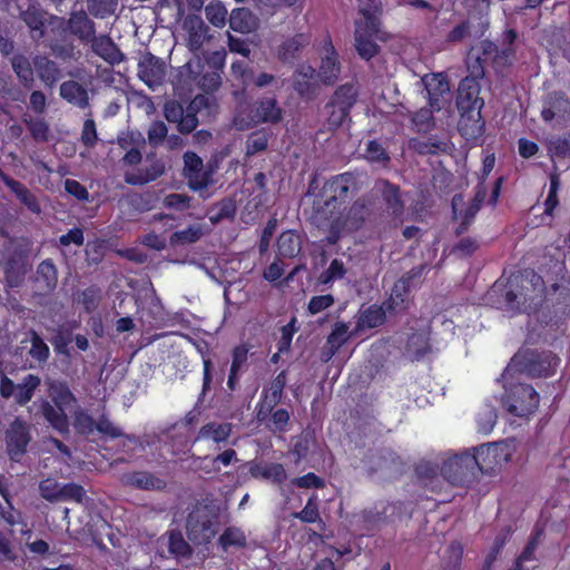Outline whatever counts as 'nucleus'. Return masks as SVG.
<instances>
[{"label":"nucleus","instance_id":"obj_1","mask_svg":"<svg viewBox=\"0 0 570 570\" xmlns=\"http://www.w3.org/2000/svg\"><path fill=\"white\" fill-rule=\"evenodd\" d=\"M220 509L213 502L197 501L186 518V534L196 546L208 544L217 534Z\"/></svg>","mask_w":570,"mask_h":570},{"label":"nucleus","instance_id":"obj_2","mask_svg":"<svg viewBox=\"0 0 570 570\" xmlns=\"http://www.w3.org/2000/svg\"><path fill=\"white\" fill-rule=\"evenodd\" d=\"M499 381L504 389L501 403L510 414L524 417L537 411L540 395L531 384L514 376L509 380L501 376Z\"/></svg>","mask_w":570,"mask_h":570},{"label":"nucleus","instance_id":"obj_3","mask_svg":"<svg viewBox=\"0 0 570 570\" xmlns=\"http://www.w3.org/2000/svg\"><path fill=\"white\" fill-rule=\"evenodd\" d=\"M354 176L351 173H344L326 180L313 200V208L317 214L327 218L337 206L346 200Z\"/></svg>","mask_w":570,"mask_h":570},{"label":"nucleus","instance_id":"obj_4","mask_svg":"<svg viewBox=\"0 0 570 570\" xmlns=\"http://www.w3.org/2000/svg\"><path fill=\"white\" fill-rule=\"evenodd\" d=\"M18 18L26 24L30 38L39 42L47 36V29L62 22L60 18L47 11L38 0H18Z\"/></svg>","mask_w":570,"mask_h":570},{"label":"nucleus","instance_id":"obj_5","mask_svg":"<svg viewBox=\"0 0 570 570\" xmlns=\"http://www.w3.org/2000/svg\"><path fill=\"white\" fill-rule=\"evenodd\" d=\"M357 89L352 83L340 86L324 106L325 126L327 130L334 131L350 121V112L357 100Z\"/></svg>","mask_w":570,"mask_h":570},{"label":"nucleus","instance_id":"obj_6","mask_svg":"<svg viewBox=\"0 0 570 570\" xmlns=\"http://www.w3.org/2000/svg\"><path fill=\"white\" fill-rule=\"evenodd\" d=\"M521 275H512L505 283L497 281L490 291V295L502 297L499 301L500 307L507 311L528 312L531 308V299L528 297L529 286L523 285Z\"/></svg>","mask_w":570,"mask_h":570},{"label":"nucleus","instance_id":"obj_7","mask_svg":"<svg viewBox=\"0 0 570 570\" xmlns=\"http://www.w3.org/2000/svg\"><path fill=\"white\" fill-rule=\"evenodd\" d=\"M474 451L471 455L475 460V463H473L475 473L478 470L483 474H494L511 459L508 445L503 442L482 444Z\"/></svg>","mask_w":570,"mask_h":570},{"label":"nucleus","instance_id":"obj_8","mask_svg":"<svg viewBox=\"0 0 570 570\" xmlns=\"http://www.w3.org/2000/svg\"><path fill=\"white\" fill-rule=\"evenodd\" d=\"M473 463L471 453L455 454L443 462L440 473L450 484L469 488L475 480Z\"/></svg>","mask_w":570,"mask_h":570},{"label":"nucleus","instance_id":"obj_9","mask_svg":"<svg viewBox=\"0 0 570 570\" xmlns=\"http://www.w3.org/2000/svg\"><path fill=\"white\" fill-rule=\"evenodd\" d=\"M551 358H510L505 366L502 377L505 380L510 376L517 380L527 381L534 377H548L552 375Z\"/></svg>","mask_w":570,"mask_h":570},{"label":"nucleus","instance_id":"obj_10","mask_svg":"<svg viewBox=\"0 0 570 570\" xmlns=\"http://www.w3.org/2000/svg\"><path fill=\"white\" fill-rule=\"evenodd\" d=\"M31 441L30 426L16 417L4 432L6 451L9 459L20 462Z\"/></svg>","mask_w":570,"mask_h":570},{"label":"nucleus","instance_id":"obj_11","mask_svg":"<svg viewBox=\"0 0 570 570\" xmlns=\"http://www.w3.org/2000/svg\"><path fill=\"white\" fill-rule=\"evenodd\" d=\"M283 119V111L278 106L276 98L265 97L259 99L250 110V121H236V127L239 130L248 129L255 125L269 122L278 124Z\"/></svg>","mask_w":570,"mask_h":570},{"label":"nucleus","instance_id":"obj_12","mask_svg":"<svg viewBox=\"0 0 570 570\" xmlns=\"http://www.w3.org/2000/svg\"><path fill=\"white\" fill-rule=\"evenodd\" d=\"M386 33L381 29H364L361 22H355L354 48L362 60L370 61L380 53L379 41H386Z\"/></svg>","mask_w":570,"mask_h":570},{"label":"nucleus","instance_id":"obj_13","mask_svg":"<svg viewBox=\"0 0 570 570\" xmlns=\"http://www.w3.org/2000/svg\"><path fill=\"white\" fill-rule=\"evenodd\" d=\"M375 217L374 202L370 197L362 196L348 207L343 224L347 230L356 232L361 229L366 222H372Z\"/></svg>","mask_w":570,"mask_h":570},{"label":"nucleus","instance_id":"obj_14","mask_svg":"<svg viewBox=\"0 0 570 570\" xmlns=\"http://www.w3.org/2000/svg\"><path fill=\"white\" fill-rule=\"evenodd\" d=\"M278 404L256 406V419L271 433L282 434L289 430L291 413L286 409H276Z\"/></svg>","mask_w":570,"mask_h":570},{"label":"nucleus","instance_id":"obj_15","mask_svg":"<svg viewBox=\"0 0 570 570\" xmlns=\"http://www.w3.org/2000/svg\"><path fill=\"white\" fill-rule=\"evenodd\" d=\"M76 326V324H62L55 331L50 338V343L53 345L57 354L70 356V353L73 350V342L81 351H86L88 348V338L81 334H73V327Z\"/></svg>","mask_w":570,"mask_h":570},{"label":"nucleus","instance_id":"obj_16","mask_svg":"<svg viewBox=\"0 0 570 570\" xmlns=\"http://www.w3.org/2000/svg\"><path fill=\"white\" fill-rule=\"evenodd\" d=\"M166 75V63L150 52H145L138 62V76L149 87L161 85Z\"/></svg>","mask_w":570,"mask_h":570},{"label":"nucleus","instance_id":"obj_17","mask_svg":"<svg viewBox=\"0 0 570 570\" xmlns=\"http://www.w3.org/2000/svg\"><path fill=\"white\" fill-rule=\"evenodd\" d=\"M422 82L429 95V104L432 109L440 111L443 107V96L450 94V83L443 73L425 75Z\"/></svg>","mask_w":570,"mask_h":570},{"label":"nucleus","instance_id":"obj_18","mask_svg":"<svg viewBox=\"0 0 570 570\" xmlns=\"http://www.w3.org/2000/svg\"><path fill=\"white\" fill-rule=\"evenodd\" d=\"M570 116V100L562 91H552L543 100L541 117L544 121L554 118L566 120Z\"/></svg>","mask_w":570,"mask_h":570},{"label":"nucleus","instance_id":"obj_19","mask_svg":"<svg viewBox=\"0 0 570 570\" xmlns=\"http://www.w3.org/2000/svg\"><path fill=\"white\" fill-rule=\"evenodd\" d=\"M121 483L125 487L142 491H163L166 482L148 471H131L121 475Z\"/></svg>","mask_w":570,"mask_h":570},{"label":"nucleus","instance_id":"obj_20","mask_svg":"<svg viewBox=\"0 0 570 570\" xmlns=\"http://www.w3.org/2000/svg\"><path fill=\"white\" fill-rule=\"evenodd\" d=\"M183 27L188 33V48L193 52L199 51L204 42L210 38L208 36L209 27L198 14H188Z\"/></svg>","mask_w":570,"mask_h":570},{"label":"nucleus","instance_id":"obj_21","mask_svg":"<svg viewBox=\"0 0 570 570\" xmlns=\"http://www.w3.org/2000/svg\"><path fill=\"white\" fill-rule=\"evenodd\" d=\"M150 165L144 169H139L137 174H125V183L132 186L146 185L163 176L166 171V165L163 159L157 158L154 154L147 155Z\"/></svg>","mask_w":570,"mask_h":570},{"label":"nucleus","instance_id":"obj_22","mask_svg":"<svg viewBox=\"0 0 570 570\" xmlns=\"http://www.w3.org/2000/svg\"><path fill=\"white\" fill-rule=\"evenodd\" d=\"M248 472L254 479L267 480L277 485L283 484L287 479L286 470L282 463L250 461L248 463Z\"/></svg>","mask_w":570,"mask_h":570},{"label":"nucleus","instance_id":"obj_23","mask_svg":"<svg viewBox=\"0 0 570 570\" xmlns=\"http://www.w3.org/2000/svg\"><path fill=\"white\" fill-rule=\"evenodd\" d=\"M458 129L460 135L473 145H479V141L485 131V121L479 114L461 115Z\"/></svg>","mask_w":570,"mask_h":570},{"label":"nucleus","instance_id":"obj_24","mask_svg":"<svg viewBox=\"0 0 570 570\" xmlns=\"http://www.w3.org/2000/svg\"><path fill=\"white\" fill-rule=\"evenodd\" d=\"M228 23L232 30L248 35L258 29L259 19L249 8L242 7L232 10Z\"/></svg>","mask_w":570,"mask_h":570},{"label":"nucleus","instance_id":"obj_25","mask_svg":"<svg viewBox=\"0 0 570 570\" xmlns=\"http://www.w3.org/2000/svg\"><path fill=\"white\" fill-rule=\"evenodd\" d=\"M69 31L81 41L95 39L96 24L83 10L73 11L68 19Z\"/></svg>","mask_w":570,"mask_h":570},{"label":"nucleus","instance_id":"obj_26","mask_svg":"<svg viewBox=\"0 0 570 570\" xmlns=\"http://www.w3.org/2000/svg\"><path fill=\"white\" fill-rule=\"evenodd\" d=\"M2 269L6 283L9 287H19L23 283L27 269L23 257L20 254L13 252L7 255L3 261Z\"/></svg>","mask_w":570,"mask_h":570},{"label":"nucleus","instance_id":"obj_27","mask_svg":"<svg viewBox=\"0 0 570 570\" xmlns=\"http://www.w3.org/2000/svg\"><path fill=\"white\" fill-rule=\"evenodd\" d=\"M33 282L37 288L48 294L56 289L58 284V271L52 259H45L38 266Z\"/></svg>","mask_w":570,"mask_h":570},{"label":"nucleus","instance_id":"obj_28","mask_svg":"<svg viewBox=\"0 0 570 570\" xmlns=\"http://www.w3.org/2000/svg\"><path fill=\"white\" fill-rule=\"evenodd\" d=\"M377 189L381 193V197L385 204L386 212L395 218L400 217L404 210L400 187L390 183L389 180H382L377 185Z\"/></svg>","mask_w":570,"mask_h":570},{"label":"nucleus","instance_id":"obj_29","mask_svg":"<svg viewBox=\"0 0 570 570\" xmlns=\"http://www.w3.org/2000/svg\"><path fill=\"white\" fill-rule=\"evenodd\" d=\"M287 382V372L281 371L261 393V399L256 406L279 404L283 399L284 387Z\"/></svg>","mask_w":570,"mask_h":570},{"label":"nucleus","instance_id":"obj_30","mask_svg":"<svg viewBox=\"0 0 570 570\" xmlns=\"http://www.w3.org/2000/svg\"><path fill=\"white\" fill-rule=\"evenodd\" d=\"M60 96L69 104L85 109L89 107L87 89L76 80H67L60 85Z\"/></svg>","mask_w":570,"mask_h":570},{"label":"nucleus","instance_id":"obj_31","mask_svg":"<svg viewBox=\"0 0 570 570\" xmlns=\"http://www.w3.org/2000/svg\"><path fill=\"white\" fill-rule=\"evenodd\" d=\"M39 412L56 431L60 433L68 431V417L62 407H58L51 404L49 401L43 400L40 404Z\"/></svg>","mask_w":570,"mask_h":570},{"label":"nucleus","instance_id":"obj_32","mask_svg":"<svg viewBox=\"0 0 570 570\" xmlns=\"http://www.w3.org/2000/svg\"><path fill=\"white\" fill-rule=\"evenodd\" d=\"M233 431L230 423L209 422L203 425L195 441L212 440L217 444L225 443L229 439Z\"/></svg>","mask_w":570,"mask_h":570},{"label":"nucleus","instance_id":"obj_33","mask_svg":"<svg viewBox=\"0 0 570 570\" xmlns=\"http://www.w3.org/2000/svg\"><path fill=\"white\" fill-rule=\"evenodd\" d=\"M383 364L381 358H367L365 360L362 368L357 372L354 371L348 376L350 386L360 385L361 387L368 385L375 375L380 372Z\"/></svg>","mask_w":570,"mask_h":570},{"label":"nucleus","instance_id":"obj_34","mask_svg":"<svg viewBox=\"0 0 570 570\" xmlns=\"http://www.w3.org/2000/svg\"><path fill=\"white\" fill-rule=\"evenodd\" d=\"M33 66L41 81L47 87L52 88L60 77V69L57 63L46 56H36L33 58Z\"/></svg>","mask_w":570,"mask_h":570},{"label":"nucleus","instance_id":"obj_35","mask_svg":"<svg viewBox=\"0 0 570 570\" xmlns=\"http://www.w3.org/2000/svg\"><path fill=\"white\" fill-rule=\"evenodd\" d=\"M395 504L390 502H379L372 508L365 509L361 513L362 521L371 527L390 522L389 511H394Z\"/></svg>","mask_w":570,"mask_h":570},{"label":"nucleus","instance_id":"obj_36","mask_svg":"<svg viewBox=\"0 0 570 570\" xmlns=\"http://www.w3.org/2000/svg\"><path fill=\"white\" fill-rule=\"evenodd\" d=\"M358 13L363 16L361 22L364 29L376 30L381 29V2L377 0H367L358 7Z\"/></svg>","mask_w":570,"mask_h":570},{"label":"nucleus","instance_id":"obj_37","mask_svg":"<svg viewBox=\"0 0 570 570\" xmlns=\"http://www.w3.org/2000/svg\"><path fill=\"white\" fill-rule=\"evenodd\" d=\"M306 45H308V38L303 33H298L293 38L285 40L278 48L279 60L283 62L293 61Z\"/></svg>","mask_w":570,"mask_h":570},{"label":"nucleus","instance_id":"obj_38","mask_svg":"<svg viewBox=\"0 0 570 570\" xmlns=\"http://www.w3.org/2000/svg\"><path fill=\"white\" fill-rule=\"evenodd\" d=\"M479 95L480 85L474 79L466 77L459 83L456 102H476L484 105V100Z\"/></svg>","mask_w":570,"mask_h":570},{"label":"nucleus","instance_id":"obj_39","mask_svg":"<svg viewBox=\"0 0 570 570\" xmlns=\"http://www.w3.org/2000/svg\"><path fill=\"white\" fill-rule=\"evenodd\" d=\"M7 187L16 195V197L23 204L30 212L39 214L41 212L40 205L36 196L19 180H9Z\"/></svg>","mask_w":570,"mask_h":570},{"label":"nucleus","instance_id":"obj_40","mask_svg":"<svg viewBox=\"0 0 570 570\" xmlns=\"http://www.w3.org/2000/svg\"><path fill=\"white\" fill-rule=\"evenodd\" d=\"M277 249L282 257H295L301 252L299 236L293 230L283 232L277 239Z\"/></svg>","mask_w":570,"mask_h":570},{"label":"nucleus","instance_id":"obj_41","mask_svg":"<svg viewBox=\"0 0 570 570\" xmlns=\"http://www.w3.org/2000/svg\"><path fill=\"white\" fill-rule=\"evenodd\" d=\"M11 66L21 85L27 89H31L35 79L29 59L23 55H16L11 59Z\"/></svg>","mask_w":570,"mask_h":570},{"label":"nucleus","instance_id":"obj_42","mask_svg":"<svg viewBox=\"0 0 570 570\" xmlns=\"http://www.w3.org/2000/svg\"><path fill=\"white\" fill-rule=\"evenodd\" d=\"M40 383V377L35 374H28L27 376H24L22 383L17 384L16 386V402L21 406L29 403Z\"/></svg>","mask_w":570,"mask_h":570},{"label":"nucleus","instance_id":"obj_43","mask_svg":"<svg viewBox=\"0 0 570 570\" xmlns=\"http://www.w3.org/2000/svg\"><path fill=\"white\" fill-rule=\"evenodd\" d=\"M218 546L224 551L232 547L242 549L247 546V538L240 528L227 527L218 538Z\"/></svg>","mask_w":570,"mask_h":570},{"label":"nucleus","instance_id":"obj_44","mask_svg":"<svg viewBox=\"0 0 570 570\" xmlns=\"http://www.w3.org/2000/svg\"><path fill=\"white\" fill-rule=\"evenodd\" d=\"M197 460H202L203 462L210 463L209 468H202V471L209 474V473H217L222 470V466H228L234 461H237V453L234 449H226L222 453L217 454L214 458L209 456H203L198 458Z\"/></svg>","mask_w":570,"mask_h":570},{"label":"nucleus","instance_id":"obj_45","mask_svg":"<svg viewBox=\"0 0 570 570\" xmlns=\"http://www.w3.org/2000/svg\"><path fill=\"white\" fill-rule=\"evenodd\" d=\"M203 235L204 229L202 225H190L184 230L173 233L169 237V244L173 247L177 245L194 244L198 242Z\"/></svg>","mask_w":570,"mask_h":570},{"label":"nucleus","instance_id":"obj_46","mask_svg":"<svg viewBox=\"0 0 570 570\" xmlns=\"http://www.w3.org/2000/svg\"><path fill=\"white\" fill-rule=\"evenodd\" d=\"M385 321V309L382 306L371 305L361 312L357 326L374 328L380 326Z\"/></svg>","mask_w":570,"mask_h":570},{"label":"nucleus","instance_id":"obj_47","mask_svg":"<svg viewBox=\"0 0 570 570\" xmlns=\"http://www.w3.org/2000/svg\"><path fill=\"white\" fill-rule=\"evenodd\" d=\"M340 72L341 67L335 55L322 59L318 76L323 83L333 85L338 79Z\"/></svg>","mask_w":570,"mask_h":570},{"label":"nucleus","instance_id":"obj_48","mask_svg":"<svg viewBox=\"0 0 570 570\" xmlns=\"http://www.w3.org/2000/svg\"><path fill=\"white\" fill-rule=\"evenodd\" d=\"M206 19L217 28H223L228 21V10L222 1H212L205 7Z\"/></svg>","mask_w":570,"mask_h":570},{"label":"nucleus","instance_id":"obj_49","mask_svg":"<svg viewBox=\"0 0 570 570\" xmlns=\"http://www.w3.org/2000/svg\"><path fill=\"white\" fill-rule=\"evenodd\" d=\"M547 149L552 160L570 158V141L566 137L551 136L547 139Z\"/></svg>","mask_w":570,"mask_h":570},{"label":"nucleus","instance_id":"obj_50","mask_svg":"<svg viewBox=\"0 0 570 570\" xmlns=\"http://www.w3.org/2000/svg\"><path fill=\"white\" fill-rule=\"evenodd\" d=\"M118 0H87L88 13L95 18L104 19L116 12Z\"/></svg>","mask_w":570,"mask_h":570},{"label":"nucleus","instance_id":"obj_51","mask_svg":"<svg viewBox=\"0 0 570 570\" xmlns=\"http://www.w3.org/2000/svg\"><path fill=\"white\" fill-rule=\"evenodd\" d=\"M409 354L413 356H424L433 353L432 345L430 344L429 337L423 333H415L410 336L406 345Z\"/></svg>","mask_w":570,"mask_h":570},{"label":"nucleus","instance_id":"obj_52","mask_svg":"<svg viewBox=\"0 0 570 570\" xmlns=\"http://www.w3.org/2000/svg\"><path fill=\"white\" fill-rule=\"evenodd\" d=\"M23 122L36 141L47 142L49 140V125L41 118L24 117Z\"/></svg>","mask_w":570,"mask_h":570},{"label":"nucleus","instance_id":"obj_53","mask_svg":"<svg viewBox=\"0 0 570 570\" xmlns=\"http://www.w3.org/2000/svg\"><path fill=\"white\" fill-rule=\"evenodd\" d=\"M89 42H92L94 51L104 59L112 60L115 53L121 55L109 36H100L98 38L95 36V39Z\"/></svg>","mask_w":570,"mask_h":570},{"label":"nucleus","instance_id":"obj_54","mask_svg":"<svg viewBox=\"0 0 570 570\" xmlns=\"http://www.w3.org/2000/svg\"><path fill=\"white\" fill-rule=\"evenodd\" d=\"M50 397L53 405L62 407L63 411L76 402V399L69 387L65 384L53 385L50 390Z\"/></svg>","mask_w":570,"mask_h":570},{"label":"nucleus","instance_id":"obj_55","mask_svg":"<svg viewBox=\"0 0 570 570\" xmlns=\"http://www.w3.org/2000/svg\"><path fill=\"white\" fill-rule=\"evenodd\" d=\"M23 350L28 348L29 356H48L49 347L43 340L36 333L31 332L30 338L21 342Z\"/></svg>","mask_w":570,"mask_h":570},{"label":"nucleus","instance_id":"obj_56","mask_svg":"<svg viewBox=\"0 0 570 570\" xmlns=\"http://www.w3.org/2000/svg\"><path fill=\"white\" fill-rule=\"evenodd\" d=\"M268 146V136L265 130H257L248 136L246 141V156H253L266 150Z\"/></svg>","mask_w":570,"mask_h":570},{"label":"nucleus","instance_id":"obj_57","mask_svg":"<svg viewBox=\"0 0 570 570\" xmlns=\"http://www.w3.org/2000/svg\"><path fill=\"white\" fill-rule=\"evenodd\" d=\"M86 498L87 495L83 487L73 482L61 485V490L59 491V501L82 503Z\"/></svg>","mask_w":570,"mask_h":570},{"label":"nucleus","instance_id":"obj_58","mask_svg":"<svg viewBox=\"0 0 570 570\" xmlns=\"http://www.w3.org/2000/svg\"><path fill=\"white\" fill-rule=\"evenodd\" d=\"M296 331V317L293 316L286 325L282 326L281 338L277 343V353H275L273 356H279V354L287 353L289 351L292 338Z\"/></svg>","mask_w":570,"mask_h":570},{"label":"nucleus","instance_id":"obj_59","mask_svg":"<svg viewBox=\"0 0 570 570\" xmlns=\"http://www.w3.org/2000/svg\"><path fill=\"white\" fill-rule=\"evenodd\" d=\"M86 262L89 266L100 264L106 254V243L104 240L88 242L86 245Z\"/></svg>","mask_w":570,"mask_h":570},{"label":"nucleus","instance_id":"obj_60","mask_svg":"<svg viewBox=\"0 0 570 570\" xmlns=\"http://www.w3.org/2000/svg\"><path fill=\"white\" fill-rule=\"evenodd\" d=\"M168 550L176 557H188L191 552L189 544L178 531H171L169 533Z\"/></svg>","mask_w":570,"mask_h":570},{"label":"nucleus","instance_id":"obj_61","mask_svg":"<svg viewBox=\"0 0 570 570\" xmlns=\"http://www.w3.org/2000/svg\"><path fill=\"white\" fill-rule=\"evenodd\" d=\"M560 187L559 174L557 173V167H554V171L550 175V189L548 197L544 202V214L552 215L554 208L558 206V190Z\"/></svg>","mask_w":570,"mask_h":570},{"label":"nucleus","instance_id":"obj_62","mask_svg":"<svg viewBox=\"0 0 570 570\" xmlns=\"http://www.w3.org/2000/svg\"><path fill=\"white\" fill-rule=\"evenodd\" d=\"M293 517L305 523H315L320 519L318 504L316 502V495L311 497L303 510L294 512Z\"/></svg>","mask_w":570,"mask_h":570},{"label":"nucleus","instance_id":"obj_63","mask_svg":"<svg viewBox=\"0 0 570 570\" xmlns=\"http://www.w3.org/2000/svg\"><path fill=\"white\" fill-rule=\"evenodd\" d=\"M75 430L81 435H89L96 430V421L85 411H78L73 420Z\"/></svg>","mask_w":570,"mask_h":570},{"label":"nucleus","instance_id":"obj_64","mask_svg":"<svg viewBox=\"0 0 570 570\" xmlns=\"http://www.w3.org/2000/svg\"><path fill=\"white\" fill-rule=\"evenodd\" d=\"M100 298V289L96 286H90L79 294L78 302L82 304L87 312H92L98 307Z\"/></svg>","mask_w":570,"mask_h":570}]
</instances>
